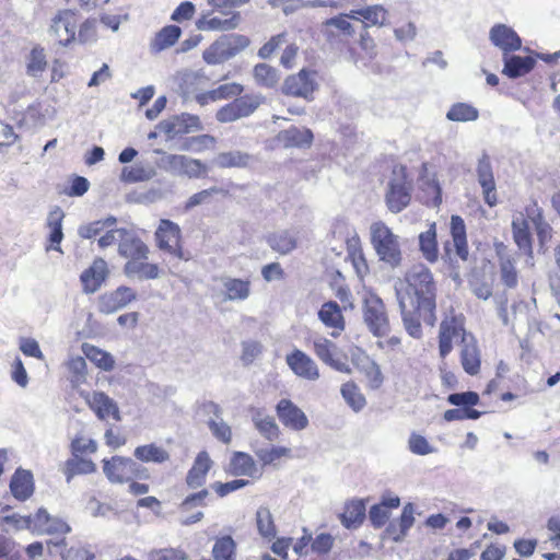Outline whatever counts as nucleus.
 <instances>
[{
  "label": "nucleus",
  "instance_id": "nucleus-11",
  "mask_svg": "<svg viewBox=\"0 0 560 560\" xmlns=\"http://www.w3.org/2000/svg\"><path fill=\"white\" fill-rule=\"evenodd\" d=\"M316 88L314 73L302 69L299 73L289 75L282 85V92L287 95L308 98Z\"/></svg>",
  "mask_w": 560,
  "mask_h": 560
},
{
  "label": "nucleus",
  "instance_id": "nucleus-47",
  "mask_svg": "<svg viewBox=\"0 0 560 560\" xmlns=\"http://www.w3.org/2000/svg\"><path fill=\"white\" fill-rule=\"evenodd\" d=\"M236 544L231 536L219 538L213 548L212 555L214 560H234Z\"/></svg>",
  "mask_w": 560,
  "mask_h": 560
},
{
  "label": "nucleus",
  "instance_id": "nucleus-57",
  "mask_svg": "<svg viewBox=\"0 0 560 560\" xmlns=\"http://www.w3.org/2000/svg\"><path fill=\"white\" fill-rule=\"evenodd\" d=\"M408 446L411 453L421 456L436 452V448L433 447L424 436L416 433L410 435Z\"/></svg>",
  "mask_w": 560,
  "mask_h": 560
},
{
  "label": "nucleus",
  "instance_id": "nucleus-8",
  "mask_svg": "<svg viewBox=\"0 0 560 560\" xmlns=\"http://www.w3.org/2000/svg\"><path fill=\"white\" fill-rule=\"evenodd\" d=\"M137 299L136 292L129 287H118L116 290L103 293L98 298L97 308L103 314H113Z\"/></svg>",
  "mask_w": 560,
  "mask_h": 560
},
{
  "label": "nucleus",
  "instance_id": "nucleus-14",
  "mask_svg": "<svg viewBox=\"0 0 560 560\" xmlns=\"http://www.w3.org/2000/svg\"><path fill=\"white\" fill-rule=\"evenodd\" d=\"M276 409L279 420L284 427L294 431H301L308 425L306 415L290 399H281Z\"/></svg>",
  "mask_w": 560,
  "mask_h": 560
},
{
  "label": "nucleus",
  "instance_id": "nucleus-24",
  "mask_svg": "<svg viewBox=\"0 0 560 560\" xmlns=\"http://www.w3.org/2000/svg\"><path fill=\"white\" fill-rule=\"evenodd\" d=\"M212 465V460L210 459L207 452H200L195 462L192 467L189 469L186 482L187 486L191 489H197L201 487L206 481V476L208 471L210 470Z\"/></svg>",
  "mask_w": 560,
  "mask_h": 560
},
{
  "label": "nucleus",
  "instance_id": "nucleus-33",
  "mask_svg": "<svg viewBox=\"0 0 560 560\" xmlns=\"http://www.w3.org/2000/svg\"><path fill=\"white\" fill-rule=\"evenodd\" d=\"M267 243L270 248L280 255H287L294 250L298 246V240L295 235L288 231H277L268 235Z\"/></svg>",
  "mask_w": 560,
  "mask_h": 560
},
{
  "label": "nucleus",
  "instance_id": "nucleus-17",
  "mask_svg": "<svg viewBox=\"0 0 560 560\" xmlns=\"http://www.w3.org/2000/svg\"><path fill=\"white\" fill-rule=\"evenodd\" d=\"M108 276L107 262L103 258L95 259L92 265L85 269L80 279L85 293L96 292Z\"/></svg>",
  "mask_w": 560,
  "mask_h": 560
},
{
  "label": "nucleus",
  "instance_id": "nucleus-7",
  "mask_svg": "<svg viewBox=\"0 0 560 560\" xmlns=\"http://www.w3.org/2000/svg\"><path fill=\"white\" fill-rule=\"evenodd\" d=\"M104 474L112 482L124 483L139 476L141 467L131 458L114 456L104 459Z\"/></svg>",
  "mask_w": 560,
  "mask_h": 560
},
{
  "label": "nucleus",
  "instance_id": "nucleus-46",
  "mask_svg": "<svg viewBox=\"0 0 560 560\" xmlns=\"http://www.w3.org/2000/svg\"><path fill=\"white\" fill-rule=\"evenodd\" d=\"M478 109L466 103H456L452 105L446 114V118L452 121H474L478 118Z\"/></svg>",
  "mask_w": 560,
  "mask_h": 560
},
{
  "label": "nucleus",
  "instance_id": "nucleus-48",
  "mask_svg": "<svg viewBox=\"0 0 560 560\" xmlns=\"http://www.w3.org/2000/svg\"><path fill=\"white\" fill-rule=\"evenodd\" d=\"M341 395L347 404L354 410L360 411L366 404L364 396L360 393L354 383H346L341 387Z\"/></svg>",
  "mask_w": 560,
  "mask_h": 560
},
{
  "label": "nucleus",
  "instance_id": "nucleus-5",
  "mask_svg": "<svg viewBox=\"0 0 560 560\" xmlns=\"http://www.w3.org/2000/svg\"><path fill=\"white\" fill-rule=\"evenodd\" d=\"M363 319L369 330L376 337H384L390 330L385 304L375 294H370L364 299Z\"/></svg>",
  "mask_w": 560,
  "mask_h": 560
},
{
  "label": "nucleus",
  "instance_id": "nucleus-52",
  "mask_svg": "<svg viewBox=\"0 0 560 560\" xmlns=\"http://www.w3.org/2000/svg\"><path fill=\"white\" fill-rule=\"evenodd\" d=\"M46 66L47 61L44 48L34 47L28 58L27 74L37 78L46 69Z\"/></svg>",
  "mask_w": 560,
  "mask_h": 560
},
{
  "label": "nucleus",
  "instance_id": "nucleus-10",
  "mask_svg": "<svg viewBox=\"0 0 560 560\" xmlns=\"http://www.w3.org/2000/svg\"><path fill=\"white\" fill-rule=\"evenodd\" d=\"M50 33L61 46H68L75 39V13L72 10H61L52 19Z\"/></svg>",
  "mask_w": 560,
  "mask_h": 560
},
{
  "label": "nucleus",
  "instance_id": "nucleus-37",
  "mask_svg": "<svg viewBox=\"0 0 560 560\" xmlns=\"http://www.w3.org/2000/svg\"><path fill=\"white\" fill-rule=\"evenodd\" d=\"M252 155L246 152H242L238 150L221 152L219 153L212 161L213 165L220 168H229V167H246L249 165L252 161Z\"/></svg>",
  "mask_w": 560,
  "mask_h": 560
},
{
  "label": "nucleus",
  "instance_id": "nucleus-60",
  "mask_svg": "<svg viewBox=\"0 0 560 560\" xmlns=\"http://www.w3.org/2000/svg\"><path fill=\"white\" fill-rule=\"evenodd\" d=\"M440 332H445V336L453 340L460 338L462 342L464 334H467L455 317L443 320L440 325Z\"/></svg>",
  "mask_w": 560,
  "mask_h": 560
},
{
  "label": "nucleus",
  "instance_id": "nucleus-20",
  "mask_svg": "<svg viewBox=\"0 0 560 560\" xmlns=\"http://www.w3.org/2000/svg\"><path fill=\"white\" fill-rule=\"evenodd\" d=\"M513 238L520 250L524 252L528 256L527 264L533 265V247L532 237L529 233L528 221L522 213L515 215L512 220Z\"/></svg>",
  "mask_w": 560,
  "mask_h": 560
},
{
  "label": "nucleus",
  "instance_id": "nucleus-44",
  "mask_svg": "<svg viewBox=\"0 0 560 560\" xmlns=\"http://www.w3.org/2000/svg\"><path fill=\"white\" fill-rule=\"evenodd\" d=\"M256 523L258 533L266 539L271 540L277 535L276 525L270 510L260 506L256 512Z\"/></svg>",
  "mask_w": 560,
  "mask_h": 560
},
{
  "label": "nucleus",
  "instance_id": "nucleus-34",
  "mask_svg": "<svg viewBox=\"0 0 560 560\" xmlns=\"http://www.w3.org/2000/svg\"><path fill=\"white\" fill-rule=\"evenodd\" d=\"M365 518V504L362 500H352L346 504L340 515L341 524L348 528H358Z\"/></svg>",
  "mask_w": 560,
  "mask_h": 560
},
{
  "label": "nucleus",
  "instance_id": "nucleus-51",
  "mask_svg": "<svg viewBox=\"0 0 560 560\" xmlns=\"http://www.w3.org/2000/svg\"><path fill=\"white\" fill-rule=\"evenodd\" d=\"M186 156L187 155L163 153L159 166L173 175L183 176Z\"/></svg>",
  "mask_w": 560,
  "mask_h": 560
},
{
  "label": "nucleus",
  "instance_id": "nucleus-23",
  "mask_svg": "<svg viewBox=\"0 0 560 560\" xmlns=\"http://www.w3.org/2000/svg\"><path fill=\"white\" fill-rule=\"evenodd\" d=\"M497 254L499 257L501 280L508 288H515L517 284V271L515 269V260L508 253L503 243L497 244Z\"/></svg>",
  "mask_w": 560,
  "mask_h": 560
},
{
  "label": "nucleus",
  "instance_id": "nucleus-59",
  "mask_svg": "<svg viewBox=\"0 0 560 560\" xmlns=\"http://www.w3.org/2000/svg\"><path fill=\"white\" fill-rule=\"evenodd\" d=\"M290 453V448L282 446H273L271 448H260L256 451V456L264 463L269 465L275 460L287 456Z\"/></svg>",
  "mask_w": 560,
  "mask_h": 560
},
{
  "label": "nucleus",
  "instance_id": "nucleus-30",
  "mask_svg": "<svg viewBox=\"0 0 560 560\" xmlns=\"http://www.w3.org/2000/svg\"><path fill=\"white\" fill-rule=\"evenodd\" d=\"M451 234L456 255L462 260H467L469 252L466 238V226L464 220L459 215H452L451 218Z\"/></svg>",
  "mask_w": 560,
  "mask_h": 560
},
{
  "label": "nucleus",
  "instance_id": "nucleus-21",
  "mask_svg": "<svg viewBox=\"0 0 560 560\" xmlns=\"http://www.w3.org/2000/svg\"><path fill=\"white\" fill-rule=\"evenodd\" d=\"M148 258H135L128 260L124 266V273L130 279L150 280L160 277V269L156 264L147 262Z\"/></svg>",
  "mask_w": 560,
  "mask_h": 560
},
{
  "label": "nucleus",
  "instance_id": "nucleus-4",
  "mask_svg": "<svg viewBox=\"0 0 560 560\" xmlns=\"http://www.w3.org/2000/svg\"><path fill=\"white\" fill-rule=\"evenodd\" d=\"M412 184L407 179L406 167L395 166L388 182L386 203L393 213L402 211L411 200Z\"/></svg>",
  "mask_w": 560,
  "mask_h": 560
},
{
  "label": "nucleus",
  "instance_id": "nucleus-15",
  "mask_svg": "<svg viewBox=\"0 0 560 560\" xmlns=\"http://www.w3.org/2000/svg\"><path fill=\"white\" fill-rule=\"evenodd\" d=\"M82 396L100 420H105L109 416L117 421L120 420V412L117 404L105 393L93 392L82 394Z\"/></svg>",
  "mask_w": 560,
  "mask_h": 560
},
{
  "label": "nucleus",
  "instance_id": "nucleus-45",
  "mask_svg": "<svg viewBox=\"0 0 560 560\" xmlns=\"http://www.w3.org/2000/svg\"><path fill=\"white\" fill-rule=\"evenodd\" d=\"M83 352L89 360L104 371H112L115 366L113 355L95 346L84 345Z\"/></svg>",
  "mask_w": 560,
  "mask_h": 560
},
{
  "label": "nucleus",
  "instance_id": "nucleus-58",
  "mask_svg": "<svg viewBox=\"0 0 560 560\" xmlns=\"http://www.w3.org/2000/svg\"><path fill=\"white\" fill-rule=\"evenodd\" d=\"M287 43V34L280 33L272 36L264 46L258 50V57L261 59H269L272 54Z\"/></svg>",
  "mask_w": 560,
  "mask_h": 560
},
{
  "label": "nucleus",
  "instance_id": "nucleus-13",
  "mask_svg": "<svg viewBox=\"0 0 560 560\" xmlns=\"http://www.w3.org/2000/svg\"><path fill=\"white\" fill-rule=\"evenodd\" d=\"M149 252V247L135 231L121 229L118 244V254L121 257L127 258L128 260H132L135 258H148Z\"/></svg>",
  "mask_w": 560,
  "mask_h": 560
},
{
  "label": "nucleus",
  "instance_id": "nucleus-26",
  "mask_svg": "<svg viewBox=\"0 0 560 560\" xmlns=\"http://www.w3.org/2000/svg\"><path fill=\"white\" fill-rule=\"evenodd\" d=\"M10 489L15 499L25 501L34 492L33 475L28 470L18 469L12 476Z\"/></svg>",
  "mask_w": 560,
  "mask_h": 560
},
{
  "label": "nucleus",
  "instance_id": "nucleus-6",
  "mask_svg": "<svg viewBox=\"0 0 560 560\" xmlns=\"http://www.w3.org/2000/svg\"><path fill=\"white\" fill-rule=\"evenodd\" d=\"M155 238L160 249L179 259H188L180 247V229L176 223L166 219L161 220L155 231Z\"/></svg>",
  "mask_w": 560,
  "mask_h": 560
},
{
  "label": "nucleus",
  "instance_id": "nucleus-35",
  "mask_svg": "<svg viewBox=\"0 0 560 560\" xmlns=\"http://www.w3.org/2000/svg\"><path fill=\"white\" fill-rule=\"evenodd\" d=\"M241 21V15L237 12H234L230 18H201L197 22L198 30L201 31H229L234 30L238 26Z\"/></svg>",
  "mask_w": 560,
  "mask_h": 560
},
{
  "label": "nucleus",
  "instance_id": "nucleus-64",
  "mask_svg": "<svg viewBox=\"0 0 560 560\" xmlns=\"http://www.w3.org/2000/svg\"><path fill=\"white\" fill-rule=\"evenodd\" d=\"M209 429L217 439H219L223 443H230L232 439L231 428L222 419L210 420Z\"/></svg>",
  "mask_w": 560,
  "mask_h": 560
},
{
  "label": "nucleus",
  "instance_id": "nucleus-25",
  "mask_svg": "<svg viewBox=\"0 0 560 560\" xmlns=\"http://www.w3.org/2000/svg\"><path fill=\"white\" fill-rule=\"evenodd\" d=\"M244 91V86L240 83H226L222 84L217 89L196 95V101L205 106L209 102H217L221 100H228L241 95Z\"/></svg>",
  "mask_w": 560,
  "mask_h": 560
},
{
  "label": "nucleus",
  "instance_id": "nucleus-53",
  "mask_svg": "<svg viewBox=\"0 0 560 560\" xmlns=\"http://www.w3.org/2000/svg\"><path fill=\"white\" fill-rule=\"evenodd\" d=\"M313 343L315 354L326 364L332 363L336 345L325 337H316Z\"/></svg>",
  "mask_w": 560,
  "mask_h": 560
},
{
  "label": "nucleus",
  "instance_id": "nucleus-1",
  "mask_svg": "<svg viewBox=\"0 0 560 560\" xmlns=\"http://www.w3.org/2000/svg\"><path fill=\"white\" fill-rule=\"evenodd\" d=\"M396 299L407 332L413 338L422 335L421 322H436V285L432 272L423 265L412 266L404 280L395 283Z\"/></svg>",
  "mask_w": 560,
  "mask_h": 560
},
{
  "label": "nucleus",
  "instance_id": "nucleus-63",
  "mask_svg": "<svg viewBox=\"0 0 560 560\" xmlns=\"http://www.w3.org/2000/svg\"><path fill=\"white\" fill-rule=\"evenodd\" d=\"M185 551L174 548L154 550L150 553V560H187Z\"/></svg>",
  "mask_w": 560,
  "mask_h": 560
},
{
  "label": "nucleus",
  "instance_id": "nucleus-38",
  "mask_svg": "<svg viewBox=\"0 0 560 560\" xmlns=\"http://www.w3.org/2000/svg\"><path fill=\"white\" fill-rule=\"evenodd\" d=\"M279 139L285 147H304L312 143L313 132L307 128L291 127L281 131Z\"/></svg>",
  "mask_w": 560,
  "mask_h": 560
},
{
  "label": "nucleus",
  "instance_id": "nucleus-32",
  "mask_svg": "<svg viewBox=\"0 0 560 560\" xmlns=\"http://www.w3.org/2000/svg\"><path fill=\"white\" fill-rule=\"evenodd\" d=\"M419 249L429 262H435L439 259V248L436 241V225L431 223L425 232L419 234Z\"/></svg>",
  "mask_w": 560,
  "mask_h": 560
},
{
  "label": "nucleus",
  "instance_id": "nucleus-62",
  "mask_svg": "<svg viewBox=\"0 0 560 560\" xmlns=\"http://www.w3.org/2000/svg\"><path fill=\"white\" fill-rule=\"evenodd\" d=\"M447 401L454 406H475L479 401V396L475 392L455 393L447 397Z\"/></svg>",
  "mask_w": 560,
  "mask_h": 560
},
{
  "label": "nucleus",
  "instance_id": "nucleus-56",
  "mask_svg": "<svg viewBox=\"0 0 560 560\" xmlns=\"http://www.w3.org/2000/svg\"><path fill=\"white\" fill-rule=\"evenodd\" d=\"M215 144V138L210 135H200L190 137L186 140L183 145L184 150L200 152L205 149L213 148Z\"/></svg>",
  "mask_w": 560,
  "mask_h": 560
},
{
  "label": "nucleus",
  "instance_id": "nucleus-16",
  "mask_svg": "<svg viewBox=\"0 0 560 560\" xmlns=\"http://www.w3.org/2000/svg\"><path fill=\"white\" fill-rule=\"evenodd\" d=\"M476 172L478 183L482 188L486 203L489 205L490 207L495 206V182L490 158L488 156V154L482 153V155L479 158Z\"/></svg>",
  "mask_w": 560,
  "mask_h": 560
},
{
  "label": "nucleus",
  "instance_id": "nucleus-9",
  "mask_svg": "<svg viewBox=\"0 0 560 560\" xmlns=\"http://www.w3.org/2000/svg\"><path fill=\"white\" fill-rule=\"evenodd\" d=\"M158 129L168 138H174L178 135L201 130L202 125L198 116L182 114L160 121Z\"/></svg>",
  "mask_w": 560,
  "mask_h": 560
},
{
  "label": "nucleus",
  "instance_id": "nucleus-28",
  "mask_svg": "<svg viewBox=\"0 0 560 560\" xmlns=\"http://www.w3.org/2000/svg\"><path fill=\"white\" fill-rule=\"evenodd\" d=\"M63 217H65V213L59 207H56L54 210H51L49 212L48 218H47V226L50 230L49 237H48V241L50 244L48 246H46V250L52 249V250L62 253L60 243L63 238V233H62Z\"/></svg>",
  "mask_w": 560,
  "mask_h": 560
},
{
  "label": "nucleus",
  "instance_id": "nucleus-54",
  "mask_svg": "<svg viewBox=\"0 0 560 560\" xmlns=\"http://www.w3.org/2000/svg\"><path fill=\"white\" fill-rule=\"evenodd\" d=\"M323 26L334 27L347 39L352 37L355 33L353 25L347 20V16L342 14L326 20Z\"/></svg>",
  "mask_w": 560,
  "mask_h": 560
},
{
  "label": "nucleus",
  "instance_id": "nucleus-36",
  "mask_svg": "<svg viewBox=\"0 0 560 560\" xmlns=\"http://www.w3.org/2000/svg\"><path fill=\"white\" fill-rule=\"evenodd\" d=\"M180 27L176 25H167L158 32L150 43L152 52H160L173 46L180 37Z\"/></svg>",
  "mask_w": 560,
  "mask_h": 560
},
{
  "label": "nucleus",
  "instance_id": "nucleus-22",
  "mask_svg": "<svg viewBox=\"0 0 560 560\" xmlns=\"http://www.w3.org/2000/svg\"><path fill=\"white\" fill-rule=\"evenodd\" d=\"M318 317L326 327L334 328L332 337H337L345 329V319L339 304L335 301L324 303L318 312Z\"/></svg>",
  "mask_w": 560,
  "mask_h": 560
},
{
  "label": "nucleus",
  "instance_id": "nucleus-19",
  "mask_svg": "<svg viewBox=\"0 0 560 560\" xmlns=\"http://www.w3.org/2000/svg\"><path fill=\"white\" fill-rule=\"evenodd\" d=\"M490 40L501 50L504 56L509 51L517 50L522 46L520 36L509 26L504 24H497L490 30Z\"/></svg>",
  "mask_w": 560,
  "mask_h": 560
},
{
  "label": "nucleus",
  "instance_id": "nucleus-3",
  "mask_svg": "<svg viewBox=\"0 0 560 560\" xmlns=\"http://www.w3.org/2000/svg\"><path fill=\"white\" fill-rule=\"evenodd\" d=\"M248 37L240 34L221 36L203 51V60L208 65L222 63L248 47Z\"/></svg>",
  "mask_w": 560,
  "mask_h": 560
},
{
  "label": "nucleus",
  "instance_id": "nucleus-61",
  "mask_svg": "<svg viewBox=\"0 0 560 560\" xmlns=\"http://www.w3.org/2000/svg\"><path fill=\"white\" fill-rule=\"evenodd\" d=\"M97 450V443L93 439H84L83 436H77L71 442L72 455H80L84 453H95Z\"/></svg>",
  "mask_w": 560,
  "mask_h": 560
},
{
  "label": "nucleus",
  "instance_id": "nucleus-18",
  "mask_svg": "<svg viewBox=\"0 0 560 560\" xmlns=\"http://www.w3.org/2000/svg\"><path fill=\"white\" fill-rule=\"evenodd\" d=\"M460 347V362L464 371L469 375L478 374L481 360L475 337L470 334H464Z\"/></svg>",
  "mask_w": 560,
  "mask_h": 560
},
{
  "label": "nucleus",
  "instance_id": "nucleus-29",
  "mask_svg": "<svg viewBox=\"0 0 560 560\" xmlns=\"http://www.w3.org/2000/svg\"><path fill=\"white\" fill-rule=\"evenodd\" d=\"M230 471L234 476L258 478L260 476L253 457L243 452H235L230 462Z\"/></svg>",
  "mask_w": 560,
  "mask_h": 560
},
{
  "label": "nucleus",
  "instance_id": "nucleus-42",
  "mask_svg": "<svg viewBox=\"0 0 560 560\" xmlns=\"http://www.w3.org/2000/svg\"><path fill=\"white\" fill-rule=\"evenodd\" d=\"M96 469L95 464L91 459H85L79 455H73L65 464L63 474L67 482H70L75 475L91 474Z\"/></svg>",
  "mask_w": 560,
  "mask_h": 560
},
{
  "label": "nucleus",
  "instance_id": "nucleus-2",
  "mask_svg": "<svg viewBox=\"0 0 560 560\" xmlns=\"http://www.w3.org/2000/svg\"><path fill=\"white\" fill-rule=\"evenodd\" d=\"M371 243L380 260L390 268H397L401 265L402 253L398 235L382 221L371 224Z\"/></svg>",
  "mask_w": 560,
  "mask_h": 560
},
{
  "label": "nucleus",
  "instance_id": "nucleus-12",
  "mask_svg": "<svg viewBox=\"0 0 560 560\" xmlns=\"http://www.w3.org/2000/svg\"><path fill=\"white\" fill-rule=\"evenodd\" d=\"M285 362L292 372L301 378L316 381L320 376L316 362L302 350L294 349L287 354Z\"/></svg>",
  "mask_w": 560,
  "mask_h": 560
},
{
  "label": "nucleus",
  "instance_id": "nucleus-41",
  "mask_svg": "<svg viewBox=\"0 0 560 560\" xmlns=\"http://www.w3.org/2000/svg\"><path fill=\"white\" fill-rule=\"evenodd\" d=\"M253 422L259 433L269 441L277 440L280 429L275 419L270 416H265L262 411L256 410L253 415Z\"/></svg>",
  "mask_w": 560,
  "mask_h": 560
},
{
  "label": "nucleus",
  "instance_id": "nucleus-27",
  "mask_svg": "<svg viewBox=\"0 0 560 560\" xmlns=\"http://www.w3.org/2000/svg\"><path fill=\"white\" fill-rule=\"evenodd\" d=\"M220 282L225 291V301H245L250 295L249 280L221 277Z\"/></svg>",
  "mask_w": 560,
  "mask_h": 560
},
{
  "label": "nucleus",
  "instance_id": "nucleus-55",
  "mask_svg": "<svg viewBox=\"0 0 560 560\" xmlns=\"http://www.w3.org/2000/svg\"><path fill=\"white\" fill-rule=\"evenodd\" d=\"M97 38V21L95 19H86L80 25L78 40L82 44H92L95 43Z\"/></svg>",
  "mask_w": 560,
  "mask_h": 560
},
{
  "label": "nucleus",
  "instance_id": "nucleus-40",
  "mask_svg": "<svg viewBox=\"0 0 560 560\" xmlns=\"http://www.w3.org/2000/svg\"><path fill=\"white\" fill-rule=\"evenodd\" d=\"M133 455L137 459L144 463L161 464L170 459L168 452L154 443L136 447Z\"/></svg>",
  "mask_w": 560,
  "mask_h": 560
},
{
  "label": "nucleus",
  "instance_id": "nucleus-49",
  "mask_svg": "<svg viewBox=\"0 0 560 560\" xmlns=\"http://www.w3.org/2000/svg\"><path fill=\"white\" fill-rule=\"evenodd\" d=\"M355 13L364 19L363 22L369 25L383 26L386 21L387 11L380 4L369 5L363 9H359Z\"/></svg>",
  "mask_w": 560,
  "mask_h": 560
},
{
  "label": "nucleus",
  "instance_id": "nucleus-31",
  "mask_svg": "<svg viewBox=\"0 0 560 560\" xmlns=\"http://www.w3.org/2000/svg\"><path fill=\"white\" fill-rule=\"evenodd\" d=\"M504 68L502 73L511 79H515L528 73L535 65L532 57L508 56L504 58Z\"/></svg>",
  "mask_w": 560,
  "mask_h": 560
},
{
  "label": "nucleus",
  "instance_id": "nucleus-43",
  "mask_svg": "<svg viewBox=\"0 0 560 560\" xmlns=\"http://www.w3.org/2000/svg\"><path fill=\"white\" fill-rule=\"evenodd\" d=\"M254 78L258 85L267 89L275 88L280 80L279 71L267 63H258L255 66Z\"/></svg>",
  "mask_w": 560,
  "mask_h": 560
},
{
  "label": "nucleus",
  "instance_id": "nucleus-50",
  "mask_svg": "<svg viewBox=\"0 0 560 560\" xmlns=\"http://www.w3.org/2000/svg\"><path fill=\"white\" fill-rule=\"evenodd\" d=\"M242 118L250 116L264 102L259 94H246L234 100Z\"/></svg>",
  "mask_w": 560,
  "mask_h": 560
},
{
  "label": "nucleus",
  "instance_id": "nucleus-39",
  "mask_svg": "<svg viewBox=\"0 0 560 560\" xmlns=\"http://www.w3.org/2000/svg\"><path fill=\"white\" fill-rule=\"evenodd\" d=\"M156 172L151 165L135 164L125 166L120 173V180L124 183L147 182L155 176Z\"/></svg>",
  "mask_w": 560,
  "mask_h": 560
}]
</instances>
